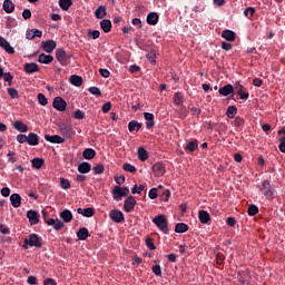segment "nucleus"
<instances>
[{
  "label": "nucleus",
  "instance_id": "a18cd8bd",
  "mask_svg": "<svg viewBox=\"0 0 285 285\" xmlns=\"http://www.w3.org/2000/svg\"><path fill=\"white\" fill-rule=\"evenodd\" d=\"M257 213H259V207H257L256 205L248 206L247 214L249 215V217H255V215H257Z\"/></svg>",
  "mask_w": 285,
  "mask_h": 285
},
{
  "label": "nucleus",
  "instance_id": "13d9d810",
  "mask_svg": "<svg viewBox=\"0 0 285 285\" xmlns=\"http://www.w3.org/2000/svg\"><path fill=\"white\" fill-rule=\"evenodd\" d=\"M244 118L237 116L235 119H234V126L235 128H242V126H244Z\"/></svg>",
  "mask_w": 285,
  "mask_h": 285
},
{
  "label": "nucleus",
  "instance_id": "37998d69",
  "mask_svg": "<svg viewBox=\"0 0 285 285\" xmlns=\"http://www.w3.org/2000/svg\"><path fill=\"white\" fill-rule=\"evenodd\" d=\"M184 104V95L181 92H176L174 96V105L181 106Z\"/></svg>",
  "mask_w": 285,
  "mask_h": 285
},
{
  "label": "nucleus",
  "instance_id": "ea45409f",
  "mask_svg": "<svg viewBox=\"0 0 285 285\" xmlns=\"http://www.w3.org/2000/svg\"><path fill=\"white\" fill-rule=\"evenodd\" d=\"M59 7L61 10L68 11L72 7V0H59Z\"/></svg>",
  "mask_w": 285,
  "mask_h": 285
},
{
  "label": "nucleus",
  "instance_id": "a878e982",
  "mask_svg": "<svg viewBox=\"0 0 285 285\" xmlns=\"http://www.w3.org/2000/svg\"><path fill=\"white\" fill-rule=\"evenodd\" d=\"M128 130L129 132H139L141 130V124L137 120H131L128 124Z\"/></svg>",
  "mask_w": 285,
  "mask_h": 285
},
{
  "label": "nucleus",
  "instance_id": "f257e3e1",
  "mask_svg": "<svg viewBox=\"0 0 285 285\" xmlns=\"http://www.w3.org/2000/svg\"><path fill=\"white\" fill-rule=\"evenodd\" d=\"M28 246L41 248L43 246V243H41V237H39V235L37 234H30L23 239L22 248H24V250H28Z\"/></svg>",
  "mask_w": 285,
  "mask_h": 285
},
{
  "label": "nucleus",
  "instance_id": "72a5a7b5",
  "mask_svg": "<svg viewBox=\"0 0 285 285\" xmlns=\"http://www.w3.org/2000/svg\"><path fill=\"white\" fill-rule=\"evenodd\" d=\"M77 237L79 239H81L82 242H86V239H88V237H90V233L88 232V228H86V227L80 228L77 233Z\"/></svg>",
  "mask_w": 285,
  "mask_h": 285
},
{
  "label": "nucleus",
  "instance_id": "9d476101",
  "mask_svg": "<svg viewBox=\"0 0 285 285\" xmlns=\"http://www.w3.org/2000/svg\"><path fill=\"white\" fill-rule=\"evenodd\" d=\"M151 170L155 177H164V175H166V166L163 165V163L154 164Z\"/></svg>",
  "mask_w": 285,
  "mask_h": 285
},
{
  "label": "nucleus",
  "instance_id": "412c9836",
  "mask_svg": "<svg viewBox=\"0 0 285 285\" xmlns=\"http://www.w3.org/2000/svg\"><path fill=\"white\" fill-rule=\"evenodd\" d=\"M159 22V14L157 12H150L147 14V23L148 26H157Z\"/></svg>",
  "mask_w": 285,
  "mask_h": 285
},
{
  "label": "nucleus",
  "instance_id": "20e7f679",
  "mask_svg": "<svg viewBox=\"0 0 285 285\" xmlns=\"http://www.w3.org/2000/svg\"><path fill=\"white\" fill-rule=\"evenodd\" d=\"M42 217L47 226H52L55 230H61L66 224L59 219L48 218V212L46 209L42 210Z\"/></svg>",
  "mask_w": 285,
  "mask_h": 285
},
{
  "label": "nucleus",
  "instance_id": "774afa93",
  "mask_svg": "<svg viewBox=\"0 0 285 285\" xmlns=\"http://www.w3.org/2000/svg\"><path fill=\"white\" fill-rule=\"evenodd\" d=\"M43 285H57V281H55L53 278H46L43 281Z\"/></svg>",
  "mask_w": 285,
  "mask_h": 285
},
{
  "label": "nucleus",
  "instance_id": "cd10ccee",
  "mask_svg": "<svg viewBox=\"0 0 285 285\" xmlns=\"http://www.w3.org/2000/svg\"><path fill=\"white\" fill-rule=\"evenodd\" d=\"M197 148H199V141H197V139H193L186 145L185 150H187V153H195Z\"/></svg>",
  "mask_w": 285,
  "mask_h": 285
},
{
  "label": "nucleus",
  "instance_id": "bf43d9fd",
  "mask_svg": "<svg viewBox=\"0 0 285 285\" xmlns=\"http://www.w3.org/2000/svg\"><path fill=\"white\" fill-rule=\"evenodd\" d=\"M145 242H146V246H147V248H149V250H155L157 248V246H155V243L153 242V238L147 237Z\"/></svg>",
  "mask_w": 285,
  "mask_h": 285
},
{
  "label": "nucleus",
  "instance_id": "4468645a",
  "mask_svg": "<svg viewBox=\"0 0 285 285\" xmlns=\"http://www.w3.org/2000/svg\"><path fill=\"white\" fill-rule=\"evenodd\" d=\"M46 141H49L50 144H63L66 141V138L59 136V135H45Z\"/></svg>",
  "mask_w": 285,
  "mask_h": 285
},
{
  "label": "nucleus",
  "instance_id": "6ab92c4d",
  "mask_svg": "<svg viewBox=\"0 0 285 285\" xmlns=\"http://www.w3.org/2000/svg\"><path fill=\"white\" fill-rule=\"evenodd\" d=\"M78 215H82V217H92L95 215V208L88 207V208H81L79 207L77 209Z\"/></svg>",
  "mask_w": 285,
  "mask_h": 285
},
{
  "label": "nucleus",
  "instance_id": "3c124183",
  "mask_svg": "<svg viewBox=\"0 0 285 285\" xmlns=\"http://www.w3.org/2000/svg\"><path fill=\"white\" fill-rule=\"evenodd\" d=\"M60 187L63 190H69V188H70V180H68L66 178H60Z\"/></svg>",
  "mask_w": 285,
  "mask_h": 285
},
{
  "label": "nucleus",
  "instance_id": "49530a36",
  "mask_svg": "<svg viewBox=\"0 0 285 285\" xmlns=\"http://www.w3.org/2000/svg\"><path fill=\"white\" fill-rule=\"evenodd\" d=\"M146 186L144 185H134V187L131 188V195H141L142 190H145Z\"/></svg>",
  "mask_w": 285,
  "mask_h": 285
},
{
  "label": "nucleus",
  "instance_id": "bb28decb",
  "mask_svg": "<svg viewBox=\"0 0 285 285\" xmlns=\"http://www.w3.org/2000/svg\"><path fill=\"white\" fill-rule=\"evenodd\" d=\"M198 219H199L200 224H208V222H210V214H208V212H206V210H199Z\"/></svg>",
  "mask_w": 285,
  "mask_h": 285
},
{
  "label": "nucleus",
  "instance_id": "0eeeda50",
  "mask_svg": "<svg viewBox=\"0 0 285 285\" xmlns=\"http://www.w3.org/2000/svg\"><path fill=\"white\" fill-rule=\"evenodd\" d=\"M234 88L236 90V95L239 97V99L246 100L250 97V94H248V90L244 88V86L239 82H236L234 85Z\"/></svg>",
  "mask_w": 285,
  "mask_h": 285
},
{
  "label": "nucleus",
  "instance_id": "f3484780",
  "mask_svg": "<svg viewBox=\"0 0 285 285\" xmlns=\"http://www.w3.org/2000/svg\"><path fill=\"white\" fill-rule=\"evenodd\" d=\"M90 170H92V165L88 161H83L78 165V173H80V175H87Z\"/></svg>",
  "mask_w": 285,
  "mask_h": 285
},
{
  "label": "nucleus",
  "instance_id": "4d7b16f0",
  "mask_svg": "<svg viewBox=\"0 0 285 285\" xmlns=\"http://www.w3.org/2000/svg\"><path fill=\"white\" fill-rule=\"evenodd\" d=\"M110 108H112V102L107 101L102 105L101 111L104 112V115H107V112H110Z\"/></svg>",
  "mask_w": 285,
  "mask_h": 285
},
{
  "label": "nucleus",
  "instance_id": "09e8293b",
  "mask_svg": "<svg viewBox=\"0 0 285 285\" xmlns=\"http://www.w3.org/2000/svg\"><path fill=\"white\" fill-rule=\"evenodd\" d=\"M7 92H8L9 97H11V99H19V90H17L14 88H8Z\"/></svg>",
  "mask_w": 285,
  "mask_h": 285
},
{
  "label": "nucleus",
  "instance_id": "58836bf2",
  "mask_svg": "<svg viewBox=\"0 0 285 285\" xmlns=\"http://www.w3.org/2000/svg\"><path fill=\"white\" fill-rule=\"evenodd\" d=\"M96 19H104L106 17V7L99 6L95 11Z\"/></svg>",
  "mask_w": 285,
  "mask_h": 285
},
{
  "label": "nucleus",
  "instance_id": "6e6d98bb",
  "mask_svg": "<svg viewBox=\"0 0 285 285\" xmlns=\"http://www.w3.org/2000/svg\"><path fill=\"white\" fill-rule=\"evenodd\" d=\"M100 36H101V32H99V30H89L88 31V37L90 39H99Z\"/></svg>",
  "mask_w": 285,
  "mask_h": 285
},
{
  "label": "nucleus",
  "instance_id": "9b49d317",
  "mask_svg": "<svg viewBox=\"0 0 285 285\" xmlns=\"http://www.w3.org/2000/svg\"><path fill=\"white\" fill-rule=\"evenodd\" d=\"M66 106H68V104L66 102V100H63V98L56 97L53 99L52 107L56 110H59V112H63V110H66Z\"/></svg>",
  "mask_w": 285,
  "mask_h": 285
},
{
  "label": "nucleus",
  "instance_id": "7ed1b4c3",
  "mask_svg": "<svg viewBox=\"0 0 285 285\" xmlns=\"http://www.w3.org/2000/svg\"><path fill=\"white\" fill-rule=\"evenodd\" d=\"M258 190L265 195V197L271 198L275 195V187L271 185V180H263L257 184Z\"/></svg>",
  "mask_w": 285,
  "mask_h": 285
},
{
  "label": "nucleus",
  "instance_id": "b1692460",
  "mask_svg": "<svg viewBox=\"0 0 285 285\" xmlns=\"http://www.w3.org/2000/svg\"><path fill=\"white\" fill-rule=\"evenodd\" d=\"M60 132L62 137H67V139H70L72 137V127L69 125H62L60 126Z\"/></svg>",
  "mask_w": 285,
  "mask_h": 285
},
{
  "label": "nucleus",
  "instance_id": "69168bd1",
  "mask_svg": "<svg viewBox=\"0 0 285 285\" xmlns=\"http://www.w3.org/2000/svg\"><path fill=\"white\" fill-rule=\"evenodd\" d=\"M253 14H255V8L248 7L245 9V11H244L245 17H253Z\"/></svg>",
  "mask_w": 285,
  "mask_h": 285
},
{
  "label": "nucleus",
  "instance_id": "c03bdc74",
  "mask_svg": "<svg viewBox=\"0 0 285 285\" xmlns=\"http://www.w3.org/2000/svg\"><path fill=\"white\" fill-rule=\"evenodd\" d=\"M148 61H150V63H157V50L151 49L147 55H146Z\"/></svg>",
  "mask_w": 285,
  "mask_h": 285
},
{
  "label": "nucleus",
  "instance_id": "c756f323",
  "mask_svg": "<svg viewBox=\"0 0 285 285\" xmlns=\"http://www.w3.org/2000/svg\"><path fill=\"white\" fill-rule=\"evenodd\" d=\"M222 37H223V39H225L226 41H235L236 33H235V31H233V30L225 29V30L222 32Z\"/></svg>",
  "mask_w": 285,
  "mask_h": 285
},
{
  "label": "nucleus",
  "instance_id": "7c9ffc66",
  "mask_svg": "<svg viewBox=\"0 0 285 285\" xmlns=\"http://www.w3.org/2000/svg\"><path fill=\"white\" fill-rule=\"evenodd\" d=\"M10 202H11V205L13 206V208H19V206H21V195L12 194L10 196Z\"/></svg>",
  "mask_w": 285,
  "mask_h": 285
},
{
  "label": "nucleus",
  "instance_id": "39448f33",
  "mask_svg": "<svg viewBox=\"0 0 285 285\" xmlns=\"http://www.w3.org/2000/svg\"><path fill=\"white\" fill-rule=\"evenodd\" d=\"M111 193L116 202H121V197H128L130 195V189L128 187L115 186Z\"/></svg>",
  "mask_w": 285,
  "mask_h": 285
},
{
  "label": "nucleus",
  "instance_id": "dca6fc26",
  "mask_svg": "<svg viewBox=\"0 0 285 285\" xmlns=\"http://www.w3.org/2000/svg\"><path fill=\"white\" fill-rule=\"evenodd\" d=\"M55 48H57V41L55 40H47L42 42V49L45 50V52H48L49 55L55 50Z\"/></svg>",
  "mask_w": 285,
  "mask_h": 285
},
{
  "label": "nucleus",
  "instance_id": "2f4dec72",
  "mask_svg": "<svg viewBox=\"0 0 285 285\" xmlns=\"http://www.w3.org/2000/svg\"><path fill=\"white\" fill-rule=\"evenodd\" d=\"M82 157L83 159H95V157H97V151H95L92 148H86L82 151Z\"/></svg>",
  "mask_w": 285,
  "mask_h": 285
},
{
  "label": "nucleus",
  "instance_id": "c9c22d12",
  "mask_svg": "<svg viewBox=\"0 0 285 285\" xmlns=\"http://www.w3.org/2000/svg\"><path fill=\"white\" fill-rule=\"evenodd\" d=\"M70 83L79 88V86L83 83V78H81V76L72 75L70 76Z\"/></svg>",
  "mask_w": 285,
  "mask_h": 285
},
{
  "label": "nucleus",
  "instance_id": "a19ab883",
  "mask_svg": "<svg viewBox=\"0 0 285 285\" xmlns=\"http://www.w3.org/2000/svg\"><path fill=\"white\" fill-rule=\"evenodd\" d=\"M188 230V226L185 223H177L175 226V233H186Z\"/></svg>",
  "mask_w": 285,
  "mask_h": 285
},
{
  "label": "nucleus",
  "instance_id": "5701e85b",
  "mask_svg": "<svg viewBox=\"0 0 285 285\" xmlns=\"http://www.w3.org/2000/svg\"><path fill=\"white\" fill-rule=\"evenodd\" d=\"M144 117L146 119V128L150 129L155 126V115L150 112H144Z\"/></svg>",
  "mask_w": 285,
  "mask_h": 285
},
{
  "label": "nucleus",
  "instance_id": "680f3d73",
  "mask_svg": "<svg viewBox=\"0 0 285 285\" xmlns=\"http://www.w3.org/2000/svg\"><path fill=\"white\" fill-rule=\"evenodd\" d=\"M89 92L90 95H95V97H101V89L98 87H90Z\"/></svg>",
  "mask_w": 285,
  "mask_h": 285
},
{
  "label": "nucleus",
  "instance_id": "473e14b6",
  "mask_svg": "<svg viewBox=\"0 0 285 285\" xmlns=\"http://www.w3.org/2000/svg\"><path fill=\"white\" fill-rule=\"evenodd\" d=\"M100 28L106 33H108V32H110V30H112V22L108 19H104V20L100 21Z\"/></svg>",
  "mask_w": 285,
  "mask_h": 285
},
{
  "label": "nucleus",
  "instance_id": "e2e57ef3",
  "mask_svg": "<svg viewBox=\"0 0 285 285\" xmlns=\"http://www.w3.org/2000/svg\"><path fill=\"white\" fill-rule=\"evenodd\" d=\"M17 141H18V144H28V136H26L23 134H19L17 136Z\"/></svg>",
  "mask_w": 285,
  "mask_h": 285
},
{
  "label": "nucleus",
  "instance_id": "2eb2a0df",
  "mask_svg": "<svg viewBox=\"0 0 285 285\" xmlns=\"http://www.w3.org/2000/svg\"><path fill=\"white\" fill-rule=\"evenodd\" d=\"M0 48H3L8 55H14V48H12L10 42H8V40H6L3 37H0Z\"/></svg>",
  "mask_w": 285,
  "mask_h": 285
},
{
  "label": "nucleus",
  "instance_id": "4c0bfd02",
  "mask_svg": "<svg viewBox=\"0 0 285 285\" xmlns=\"http://www.w3.org/2000/svg\"><path fill=\"white\" fill-rule=\"evenodd\" d=\"M137 155L140 161H146L148 159V151L144 147L138 148Z\"/></svg>",
  "mask_w": 285,
  "mask_h": 285
},
{
  "label": "nucleus",
  "instance_id": "4be33fe9",
  "mask_svg": "<svg viewBox=\"0 0 285 285\" xmlns=\"http://www.w3.org/2000/svg\"><path fill=\"white\" fill-rule=\"evenodd\" d=\"M235 88L233 85H225L224 87L219 88L218 92L223 97H228V95H232L234 92Z\"/></svg>",
  "mask_w": 285,
  "mask_h": 285
},
{
  "label": "nucleus",
  "instance_id": "393cba45",
  "mask_svg": "<svg viewBox=\"0 0 285 285\" xmlns=\"http://www.w3.org/2000/svg\"><path fill=\"white\" fill-rule=\"evenodd\" d=\"M60 218L65 222V224H70L72 222V212L70 209H65L60 213Z\"/></svg>",
  "mask_w": 285,
  "mask_h": 285
},
{
  "label": "nucleus",
  "instance_id": "8fccbe9b",
  "mask_svg": "<svg viewBox=\"0 0 285 285\" xmlns=\"http://www.w3.org/2000/svg\"><path fill=\"white\" fill-rule=\"evenodd\" d=\"M92 170L95 175H104V170H105L104 164L96 165L95 167H92Z\"/></svg>",
  "mask_w": 285,
  "mask_h": 285
},
{
  "label": "nucleus",
  "instance_id": "f8f14e48",
  "mask_svg": "<svg viewBox=\"0 0 285 285\" xmlns=\"http://www.w3.org/2000/svg\"><path fill=\"white\" fill-rule=\"evenodd\" d=\"M27 219H29V224L31 226H37L39 224V213L37 210H28L27 212Z\"/></svg>",
  "mask_w": 285,
  "mask_h": 285
},
{
  "label": "nucleus",
  "instance_id": "aec40b11",
  "mask_svg": "<svg viewBox=\"0 0 285 285\" xmlns=\"http://www.w3.org/2000/svg\"><path fill=\"white\" fill-rule=\"evenodd\" d=\"M2 9L7 14H12V12H14V2H12V0H4Z\"/></svg>",
  "mask_w": 285,
  "mask_h": 285
},
{
  "label": "nucleus",
  "instance_id": "79ce46f5",
  "mask_svg": "<svg viewBox=\"0 0 285 285\" xmlns=\"http://www.w3.org/2000/svg\"><path fill=\"white\" fill-rule=\"evenodd\" d=\"M235 115H237V107L230 106L226 110V116L228 119H235Z\"/></svg>",
  "mask_w": 285,
  "mask_h": 285
},
{
  "label": "nucleus",
  "instance_id": "5fc2aeb1",
  "mask_svg": "<svg viewBox=\"0 0 285 285\" xmlns=\"http://www.w3.org/2000/svg\"><path fill=\"white\" fill-rule=\"evenodd\" d=\"M73 119H86V114L81 109H78L73 112Z\"/></svg>",
  "mask_w": 285,
  "mask_h": 285
},
{
  "label": "nucleus",
  "instance_id": "ddd939ff",
  "mask_svg": "<svg viewBox=\"0 0 285 285\" xmlns=\"http://www.w3.org/2000/svg\"><path fill=\"white\" fill-rule=\"evenodd\" d=\"M23 70L27 75H35V72H39V65L36 62H26L23 65Z\"/></svg>",
  "mask_w": 285,
  "mask_h": 285
},
{
  "label": "nucleus",
  "instance_id": "052dcab7",
  "mask_svg": "<svg viewBox=\"0 0 285 285\" xmlns=\"http://www.w3.org/2000/svg\"><path fill=\"white\" fill-rule=\"evenodd\" d=\"M215 257H216V264H217L218 266H222V264H224V259H226V257H225L224 254H222V253H217V254L215 255Z\"/></svg>",
  "mask_w": 285,
  "mask_h": 285
},
{
  "label": "nucleus",
  "instance_id": "6e6552de",
  "mask_svg": "<svg viewBox=\"0 0 285 285\" xmlns=\"http://www.w3.org/2000/svg\"><path fill=\"white\" fill-rule=\"evenodd\" d=\"M109 218L111 222H115V224H121L126 219L124 213L119 209L110 210Z\"/></svg>",
  "mask_w": 285,
  "mask_h": 285
},
{
  "label": "nucleus",
  "instance_id": "c85d7f7f",
  "mask_svg": "<svg viewBox=\"0 0 285 285\" xmlns=\"http://www.w3.org/2000/svg\"><path fill=\"white\" fill-rule=\"evenodd\" d=\"M13 128H14V130H18V132H26L28 130V125H26L21 120H16L13 122Z\"/></svg>",
  "mask_w": 285,
  "mask_h": 285
},
{
  "label": "nucleus",
  "instance_id": "de8ad7c7",
  "mask_svg": "<svg viewBox=\"0 0 285 285\" xmlns=\"http://www.w3.org/2000/svg\"><path fill=\"white\" fill-rule=\"evenodd\" d=\"M122 169L126 170V173H137V167L128 163L122 165Z\"/></svg>",
  "mask_w": 285,
  "mask_h": 285
},
{
  "label": "nucleus",
  "instance_id": "0e129e2a",
  "mask_svg": "<svg viewBox=\"0 0 285 285\" xmlns=\"http://www.w3.org/2000/svg\"><path fill=\"white\" fill-rule=\"evenodd\" d=\"M151 271H153L154 275H157V277H161V266L154 265Z\"/></svg>",
  "mask_w": 285,
  "mask_h": 285
},
{
  "label": "nucleus",
  "instance_id": "a211bd4d",
  "mask_svg": "<svg viewBox=\"0 0 285 285\" xmlns=\"http://www.w3.org/2000/svg\"><path fill=\"white\" fill-rule=\"evenodd\" d=\"M27 144L29 146H39V135H37L35 132H30L27 136Z\"/></svg>",
  "mask_w": 285,
  "mask_h": 285
},
{
  "label": "nucleus",
  "instance_id": "423d86ee",
  "mask_svg": "<svg viewBox=\"0 0 285 285\" xmlns=\"http://www.w3.org/2000/svg\"><path fill=\"white\" fill-rule=\"evenodd\" d=\"M71 58H72V55L66 53V50H63L61 48L56 50V59L62 66H68V63H70Z\"/></svg>",
  "mask_w": 285,
  "mask_h": 285
},
{
  "label": "nucleus",
  "instance_id": "f03ea898",
  "mask_svg": "<svg viewBox=\"0 0 285 285\" xmlns=\"http://www.w3.org/2000/svg\"><path fill=\"white\" fill-rule=\"evenodd\" d=\"M153 224L164 233V235H168L170 229L168 228V219H166V215L160 214L153 218Z\"/></svg>",
  "mask_w": 285,
  "mask_h": 285
},
{
  "label": "nucleus",
  "instance_id": "603ef678",
  "mask_svg": "<svg viewBox=\"0 0 285 285\" xmlns=\"http://www.w3.org/2000/svg\"><path fill=\"white\" fill-rule=\"evenodd\" d=\"M38 102L40 106H48V98H46V95L38 94Z\"/></svg>",
  "mask_w": 285,
  "mask_h": 285
},
{
  "label": "nucleus",
  "instance_id": "1a4fd4ad",
  "mask_svg": "<svg viewBox=\"0 0 285 285\" xmlns=\"http://www.w3.org/2000/svg\"><path fill=\"white\" fill-rule=\"evenodd\" d=\"M135 206H137V199H135V196H128L124 203L125 213H132Z\"/></svg>",
  "mask_w": 285,
  "mask_h": 285
},
{
  "label": "nucleus",
  "instance_id": "338daca9",
  "mask_svg": "<svg viewBox=\"0 0 285 285\" xmlns=\"http://www.w3.org/2000/svg\"><path fill=\"white\" fill-rule=\"evenodd\" d=\"M158 194H157V188H151L149 190V199H157Z\"/></svg>",
  "mask_w": 285,
  "mask_h": 285
},
{
  "label": "nucleus",
  "instance_id": "864d4df0",
  "mask_svg": "<svg viewBox=\"0 0 285 285\" xmlns=\"http://www.w3.org/2000/svg\"><path fill=\"white\" fill-rule=\"evenodd\" d=\"M3 81H6L9 86H12V79H14V76L10 72H6L3 76Z\"/></svg>",
  "mask_w": 285,
  "mask_h": 285
},
{
  "label": "nucleus",
  "instance_id": "e433bc0d",
  "mask_svg": "<svg viewBox=\"0 0 285 285\" xmlns=\"http://www.w3.org/2000/svg\"><path fill=\"white\" fill-rule=\"evenodd\" d=\"M43 164H46L43 158H33L31 160V166H32V168H36V170H40V168L43 167Z\"/></svg>",
  "mask_w": 285,
  "mask_h": 285
},
{
  "label": "nucleus",
  "instance_id": "f704fd0d",
  "mask_svg": "<svg viewBox=\"0 0 285 285\" xmlns=\"http://www.w3.org/2000/svg\"><path fill=\"white\" fill-rule=\"evenodd\" d=\"M39 63H52L55 61V57L46 53H41L38 58Z\"/></svg>",
  "mask_w": 285,
  "mask_h": 285
}]
</instances>
